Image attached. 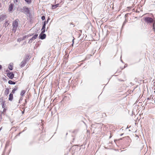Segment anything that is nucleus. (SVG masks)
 Returning a JSON list of instances; mask_svg holds the SVG:
<instances>
[{"label": "nucleus", "instance_id": "obj_21", "mask_svg": "<svg viewBox=\"0 0 155 155\" xmlns=\"http://www.w3.org/2000/svg\"><path fill=\"white\" fill-rule=\"evenodd\" d=\"M29 4L31 2V0H25Z\"/></svg>", "mask_w": 155, "mask_h": 155}, {"label": "nucleus", "instance_id": "obj_10", "mask_svg": "<svg viewBox=\"0 0 155 155\" xmlns=\"http://www.w3.org/2000/svg\"><path fill=\"white\" fill-rule=\"evenodd\" d=\"M9 93V89L8 88H7L6 89L5 92V95H7Z\"/></svg>", "mask_w": 155, "mask_h": 155}, {"label": "nucleus", "instance_id": "obj_25", "mask_svg": "<svg viewBox=\"0 0 155 155\" xmlns=\"http://www.w3.org/2000/svg\"><path fill=\"white\" fill-rule=\"evenodd\" d=\"M70 25H73V27H74V24H73L72 22V23H70Z\"/></svg>", "mask_w": 155, "mask_h": 155}, {"label": "nucleus", "instance_id": "obj_4", "mask_svg": "<svg viewBox=\"0 0 155 155\" xmlns=\"http://www.w3.org/2000/svg\"><path fill=\"white\" fill-rule=\"evenodd\" d=\"M46 37V34L44 33H41V34H40L39 36V38L41 39H44Z\"/></svg>", "mask_w": 155, "mask_h": 155}, {"label": "nucleus", "instance_id": "obj_28", "mask_svg": "<svg viewBox=\"0 0 155 155\" xmlns=\"http://www.w3.org/2000/svg\"><path fill=\"white\" fill-rule=\"evenodd\" d=\"M74 39H73V40H72V42H73V43H74Z\"/></svg>", "mask_w": 155, "mask_h": 155}, {"label": "nucleus", "instance_id": "obj_6", "mask_svg": "<svg viewBox=\"0 0 155 155\" xmlns=\"http://www.w3.org/2000/svg\"><path fill=\"white\" fill-rule=\"evenodd\" d=\"M7 76L11 79H12L14 77V74L12 72L8 73Z\"/></svg>", "mask_w": 155, "mask_h": 155}, {"label": "nucleus", "instance_id": "obj_16", "mask_svg": "<svg viewBox=\"0 0 155 155\" xmlns=\"http://www.w3.org/2000/svg\"><path fill=\"white\" fill-rule=\"evenodd\" d=\"M48 20H49V19L48 18L47 21H45L44 22V24H43V26H44L45 27L46 24V23H47L48 22Z\"/></svg>", "mask_w": 155, "mask_h": 155}, {"label": "nucleus", "instance_id": "obj_31", "mask_svg": "<svg viewBox=\"0 0 155 155\" xmlns=\"http://www.w3.org/2000/svg\"><path fill=\"white\" fill-rule=\"evenodd\" d=\"M1 130V129H0V130Z\"/></svg>", "mask_w": 155, "mask_h": 155}, {"label": "nucleus", "instance_id": "obj_23", "mask_svg": "<svg viewBox=\"0 0 155 155\" xmlns=\"http://www.w3.org/2000/svg\"><path fill=\"white\" fill-rule=\"evenodd\" d=\"M127 21L125 20L124 21V22L123 25V26H124L125 24V23L127 22Z\"/></svg>", "mask_w": 155, "mask_h": 155}, {"label": "nucleus", "instance_id": "obj_19", "mask_svg": "<svg viewBox=\"0 0 155 155\" xmlns=\"http://www.w3.org/2000/svg\"><path fill=\"white\" fill-rule=\"evenodd\" d=\"M8 68L9 70H12L13 69V66L12 65H10L8 66Z\"/></svg>", "mask_w": 155, "mask_h": 155}, {"label": "nucleus", "instance_id": "obj_2", "mask_svg": "<svg viewBox=\"0 0 155 155\" xmlns=\"http://www.w3.org/2000/svg\"><path fill=\"white\" fill-rule=\"evenodd\" d=\"M22 10L23 11V12L26 15H29L30 14L29 8L26 6L23 7Z\"/></svg>", "mask_w": 155, "mask_h": 155}, {"label": "nucleus", "instance_id": "obj_9", "mask_svg": "<svg viewBox=\"0 0 155 155\" xmlns=\"http://www.w3.org/2000/svg\"><path fill=\"white\" fill-rule=\"evenodd\" d=\"M13 99V94L11 93L9 94L8 100L9 101H12Z\"/></svg>", "mask_w": 155, "mask_h": 155}, {"label": "nucleus", "instance_id": "obj_20", "mask_svg": "<svg viewBox=\"0 0 155 155\" xmlns=\"http://www.w3.org/2000/svg\"><path fill=\"white\" fill-rule=\"evenodd\" d=\"M9 24V23H8V21H7L5 22L4 25H5V27H7L6 25L8 26Z\"/></svg>", "mask_w": 155, "mask_h": 155}, {"label": "nucleus", "instance_id": "obj_22", "mask_svg": "<svg viewBox=\"0 0 155 155\" xmlns=\"http://www.w3.org/2000/svg\"><path fill=\"white\" fill-rule=\"evenodd\" d=\"M41 19L42 20H44L45 19V16H42L41 17Z\"/></svg>", "mask_w": 155, "mask_h": 155}, {"label": "nucleus", "instance_id": "obj_15", "mask_svg": "<svg viewBox=\"0 0 155 155\" xmlns=\"http://www.w3.org/2000/svg\"><path fill=\"white\" fill-rule=\"evenodd\" d=\"M59 5V4H58L56 5H52V9H55L57 7H58Z\"/></svg>", "mask_w": 155, "mask_h": 155}, {"label": "nucleus", "instance_id": "obj_12", "mask_svg": "<svg viewBox=\"0 0 155 155\" xmlns=\"http://www.w3.org/2000/svg\"><path fill=\"white\" fill-rule=\"evenodd\" d=\"M41 33H44L45 32V27L43 26L42 27V28L41 29Z\"/></svg>", "mask_w": 155, "mask_h": 155}, {"label": "nucleus", "instance_id": "obj_29", "mask_svg": "<svg viewBox=\"0 0 155 155\" xmlns=\"http://www.w3.org/2000/svg\"><path fill=\"white\" fill-rule=\"evenodd\" d=\"M33 35V34H32L31 35H30V36H31V35Z\"/></svg>", "mask_w": 155, "mask_h": 155}, {"label": "nucleus", "instance_id": "obj_14", "mask_svg": "<svg viewBox=\"0 0 155 155\" xmlns=\"http://www.w3.org/2000/svg\"><path fill=\"white\" fill-rule=\"evenodd\" d=\"M25 93V90H22L21 92L20 95L22 96H24Z\"/></svg>", "mask_w": 155, "mask_h": 155}, {"label": "nucleus", "instance_id": "obj_17", "mask_svg": "<svg viewBox=\"0 0 155 155\" xmlns=\"http://www.w3.org/2000/svg\"><path fill=\"white\" fill-rule=\"evenodd\" d=\"M35 39H34L32 37L29 40V41L28 43H31Z\"/></svg>", "mask_w": 155, "mask_h": 155}, {"label": "nucleus", "instance_id": "obj_30", "mask_svg": "<svg viewBox=\"0 0 155 155\" xmlns=\"http://www.w3.org/2000/svg\"><path fill=\"white\" fill-rule=\"evenodd\" d=\"M1 35H0V38H1Z\"/></svg>", "mask_w": 155, "mask_h": 155}, {"label": "nucleus", "instance_id": "obj_1", "mask_svg": "<svg viewBox=\"0 0 155 155\" xmlns=\"http://www.w3.org/2000/svg\"><path fill=\"white\" fill-rule=\"evenodd\" d=\"M18 26V22L17 20H15L13 21L12 23V31L14 33H15L17 30V28Z\"/></svg>", "mask_w": 155, "mask_h": 155}, {"label": "nucleus", "instance_id": "obj_7", "mask_svg": "<svg viewBox=\"0 0 155 155\" xmlns=\"http://www.w3.org/2000/svg\"><path fill=\"white\" fill-rule=\"evenodd\" d=\"M6 18V15L5 14L0 15V21H2Z\"/></svg>", "mask_w": 155, "mask_h": 155}, {"label": "nucleus", "instance_id": "obj_27", "mask_svg": "<svg viewBox=\"0 0 155 155\" xmlns=\"http://www.w3.org/2000/svg\"><path fill=\"white\" fill-rule=\"evenodd\" d=\"M2 66L1 65H0V70L2 68Z\"/></svg>", "mask_w": 155, "mask_h": 155}, {"label": "nucleus", "instance_id": "obj_18", "mask_svg": "<svg viewBox=\"0 0 155 155\" xmlns=\"http://www.w3.org/2000/svg\"><path fill=\"white\" fill-rule=\"evenodd\" d=\"M38 36V34H36L32 37V38L34 39H36L37 38Z\"/></svg>", "mask_w": 155, "mask_h": 155}, {"label": "nucleus", "instance_id": "obj_5", "mask_svg": "<svg viewBox=\"0 0 155 155\" xmlns=\"http://www.w3.org/2000/svg\"><path fill=\"white\" fill-rule=\"evenodd\" d=\"M27 63V60L25 59L23 60L20 64V66L21 68H22Z\"/></svg>", "mask_w": 155, "mask_h": 155}, {"label": "nucleus", "instance_id": "obj_8", "mask_svg": "<svg viewBox=\"0 0 155 155\" xmlns=\"http://www.w3.org/2000/svg\"><path fill=\"white\" fill-rule=\"evenodd\" d=\"M13 7L14 5L13 4H11L9 5L8 10L10 12L12 11V10Z\"/></svg>", "mask_w": 155, "mask_h": 155}, {"label": "nucleus", "instance_id": "obj_26", "mask_svg": "<svg viewBox=\"0 0 155 155\" xmlns=\"http://www.w3.org/2000/svg\"><path fill=\"white\" fill-rule=\"evenodd\" d=\"M154 24H155V23L154 22L153 25V28H154Z\"/></svg>", "mask_w": 155, "mask_h": 155}, {"label": "nucleus", "instance_id": "obj_13", "mask_svg": "<svg viewBox=\"0 0 155 155\" xmlns=\"http://www.w3.org/2000/svg\"><path fill=\"white\" fill-rule=\"evenodd\" d=\"M15 82H13L11 80H9L8 81V84H15Z\"/></svg>", "mask_w": 155, "mask_h": 155}, {"label": "nucleus", "instance_id": "obj_11", "mask_svg": "<svg viewBox=\"0 0 155 155\" xmlns=\"http://www.w3.org/2000/svg\"><path fill=\"white\" fill-rule=\"evenodd\" d=\"M18 88V87L15 86V87L13 88V90H12V93L13 94H14L15 93V91L17 90Z\"/></svg>", "mask_w": 155, "mask_h": 155}, {"label": "nucleus", "instance_id": "obj_24", "mask_svg": "<svg viewBox=\"0 0 155 155\" xmlns=\"http://www.w3.org/2000/svg\"><path fill=\"white\" fill-rule=\"evenodd\" d=\"M19 0H14V2L15 3H17L18 2Z\"/></svg>", "mask_w": 155, "mask_h": 155}, {"label": "nucleus", "instance_id": "obj_3", "mask_svg": "<svg viewBox=\"0 0 155 155\" xmlns=\"http://www.w3.org/2000/svg\"><path fill=\"white\" fill-rule=\"evenodd\" d=\"M144 20L147 23H153V20L152 18L150 17H147L144 18Z\"/></svg>", "mask_w": 155, "mask_h": 155}]
</instances>
